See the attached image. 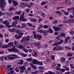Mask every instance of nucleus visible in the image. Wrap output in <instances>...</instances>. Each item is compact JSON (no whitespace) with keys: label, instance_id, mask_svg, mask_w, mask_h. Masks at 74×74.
<instances>
[{"label":"nucleus","instance_id":"1","mask_svg":"<svg viewBox=\"0 0 74 74\" xmlns=\"http://www.w3.org/2000/svg\"><path fill=\"white\" fill-rule=\"evenodd\" d=\"M30 40V37L28 35L26 37L24 36L23 37L22 40H21L20 42L21 43H23V42H26L27 41H29Z\"/></svg>","mask_w":74,"mask_h":74},{"label":"nucleus","instance_id":"2","mask_svg":"<svg viewBox=\"0 0 74 74\" xmlns=\"http://www.w3.org/2000/svg\"><path fill=\"white\" fill-rule=\"evenodd\" d=\"M10 52H14L16 53L19 52V50L14 47H13L12 49H10Z\"/></svg>","mask_w":74,"mask_h":74},{"label":"nucleus","instance_id":"3","mask_svg":"<svg viewBox=\"0 0 74 74\" xmlns=\"http://www.w3.org/2000/svg\"><path fill=\"white\" fill-rule=\"evenodd\" d=\"M63 48L62 47L57 46V47H53V51H58L59 50H62Z\"/></svg>","mask_w":74,"mask_h":74},{"label":"nucleus","instance_id":"4","mask_svg":"<svg viewBox=\"0 0 74 74\" xmlns=\"http://www.w3.org/2000/svg\"><path fill=\"white\" fill-rule=\"evenodd\" d=\"M18 68L19 69H20V73H24V71H25V70L26 69V68L24 66H18Z\"/></svg>","mask_w":74,"mask_h":74},{"label":"nucleus","instance_id":"5","mask_svg":"<svg viewBox=\"0 0 74 74\" xmlns=\"http://www.w3.org/2000/svg\"><path fill=\"white\" fill-rule=\"evenodd\" d=\"M4 24L6 26L8 27V28H10V23L8 20L5 21L3 22Z\"/></svg>","mask_w":74,"mask_h":74},{"label":"nucleus","instance_id":"6","mask_svg":"<svg viewBox=\"0 0 74 74\" xmlns=\"http://www.w3.org/2000/svg\"><path fill=\"white\" fill-rule=\"evenodd\" d=\"M63 41H64L63 40H60V42H58L55 43L53 44L52 46H57V45H59V44H61L62 43V42H63Z\"/></svg>","mask_w":74,"mask_h":74},{"label":"nucleus","instance_id":"7","mask_svg":"<svg viewBox=\"0 0 74 74\" xmlns=\"http://www.w3.org/2000/svg\"><path fill=\"white\" fill-rule=\"evenodd\" d=\"M12 1L13 5L14 7H16L18 5V3L17 1H14V0H12Z\"/></svg>","mask_w":74,"mask_h":74},{"label":"nucleus","instance_id":"8","mask_svg":"<svg viewBox=\"0 0 74 74\" xmlns=\"http://www.w3.org/2000/svg\"><path fill=\"white\" fill-rule=\"evenodd\" d=\"M16 24H17V22L15 21L13 22L11 25H10V27H16Z\"/></svg>","mask_w":74,"mask_h":74},{"label":"nucleus","instance_id":"9","mask_svg":"<svg viewBox=\"0 0 74 74\" xmlns=\"http://www.w3.org/2000/svg\"><path fill=\"white\" fill-rule=\"evenodd\" d=\"M53 28L54 29L55 31H59L60 30V29L59 27H56V26H53Z\"/></svg>","mask_w":74,"mask_h":74},{"label":"nucleus","instance_id":"10","mask_svg":"<svg viewBox=\"0 0 74 74\" xmlns=\"http://www.w3.org/2000/svg\"><path fill=\"white\" fill-rule=\"evenodd\" d=\"M19 18V17L18 16H16L14 17H13L12 18L13 20L15 21V20H18Z\"/></svg>","mask_w":74,"mask_h":74},{"label":"nucleus","instance_id":"11","mask_svg":"<svg viewBox=\"0 0 74 74\" xmlns=\"http://www.w3.org/2000/svg\"><path fill=\"white\" fill-rule=\"evenodd\" d=\"M15 37L16 39H20L21 37H22V36L20 35L18 36L17 35H16L15 36Z\"/></svg>","mask_w":74,"mask_h":74},{"label":"nucleus","instance_id":"12","mask_svg":"<svg viewBox=\"0 0 74 74\" xmlns=\"http://www.w3.org/2000/svg\"><path fill=\"white\" fill-rule=\"evenodd\" d=\"M24 12H23L22 14L20 16L19 21H21L22 18H24Z\"/></svg>","mask_w":74,"mask_h":74},{"label":"nucleus","instance_id":"13","mask_svg":"<svg viewBox=\"0 0 74 74\" xmlns=\"http://www.w3.org/2000/svg\"><path fill=\"white\" fill-rule=\"evenodd\" d=\"M10 46V43L7 45H5L1 47V48H8Z\"/></svg>","mask_w":74,"mask_h":74},{"label":"nucleus","instance_id":"14","mask_svg":"<svg viewBox=\"0 0 74 74\" xmlns=\"http://www.w3.org/2000/svg\"><path fill=\"white\" fill-rule=\"evenodd\" d=\"M60 36L61 37H64V38L66 37V35H65V34L64 33L60 34Z\"/></svg>","mask_w":74,"mask_h":74},{"label":"nucleus","instance_id":"15","mask_svg":"<svg viewBox=\"0 0 74 74\" xmlns=\"http://www.w3.org/2000/svg\"><path fill=\"white\" fill-rule=\"evenodd\" d=\"M33 62L34 64H38V61L36 59H33Z\"/></svg>","mask_w":74,"mask_h":74},{"label":"nucleus","instance_id":"16","mask_svg":"<svg viewBox=\"0 0 74 74\" xmlns=\"http://www.w3.org/2000/svg\"><path fill=\"white\" fill-rule=\"evenodd\" d=\"M70 37L69 36H68L65 39L64 42L65 43H67L68 42H67V41L69 40L70 39Z\"/></svg>","mask_w":74,"mask_h":74},{"label":"nucleus","instance_id":"17","mask_svg":"<svg viewBox=\"0 0 74 74\" xmlns=\"http://www.w3.org/2000/svg\"><path fill=\"white\" fill-rule=\"evenodd\" d=\"M23 63V60H21L20 62H18L17 63L18 64H20L21 65H22Z\"/></svg>","mask_w":74,"mask_h":74},{"label":"nucleus","instance_id":"18","mask_svg":"<svg viewBox=\"0 0 74 74\" xmlns=\"http://www.w3.org/2000/svg\"><path fill=\"white\" fill-rule=\"evenodd\" d=\"M1 4H3L4 6L6 5L5 2L4 0H1Z\"/></svg>","mask_w":74,"mask_h":74},{"label":"nucleus","instance_id":"19","mask_svg":"<svg viewBox=\"0 0 74 74\" xmlns=\"http://www.w3.org/2000/svg\"><path fill=\"white\" fill-rule=\"evenodd\" d=\"M20 5L21 6H26L27 5V4L24 2H21Z\"/></svg>","mask_w":74,"mask_h":74},{"label":"nucleus","instance_id":"20","mask_svg":"<svg viewBox=\"0 0 74 74\" xmlns=\"http://www.w3.org/2000/svg\"><path fill=\"white\" fill-rule=\"evenodd\" d=\"M38 40H41L42 39V36L40 35H37Z\"/></svg>","mask_w":74,"mask_h":74},{"label":"nucleus","instance_id":"21","mask_svg":"<svg viewBox=\"0 0 74 74\" xmlns=\"http://www.w3.org/2000/svg\"><path fill=\"white\" fill-rule=\"evenodd\" d=\"M21 55L22 57H26L28 55L27 54H25L24 53H22L21 54Z\"/></svg>","mask_w":74,"mask_h":74},{"label":"nucleus","instance_id":"22","mask_svg":"<svg viewBox=\"0 0 74 74\" xmlns=\"http://www.w3.org/2000/svg\"><path fill=\"white\" fill-rule=\"evenodd\" d=\"M10 32H16V29L15 28H13L12 29H10Z\"/></svg>","mask_w":74,"mask_h":74},{"label":"nucleus","instance_id":"23","mask_svg":"<svg viewBox=\"0 0 74 74\" xmlns=\"http://www.w3.org/2000/svg\"><path fill=\"white\" fill-rule=\"evenodd\" d=\"M49 32L52 34L53 33V31L51 28H49Z\"/></svg>","mask_w":74,"mask_h":74},{"label":"nucleus","instance_id":"24","mask_svg":"<svg viewBox=\"0 0 74 74\" xmlns=\"http://www.w3.org/2000/svg\"><path fill=\"white\" fill-rule=\"evenodd\" d=\"M22 12V11H18L15 12V14H17V15H21V12Z\"/></svg>","mask_w":74,"mask_h":74},{"label":"nucleus","instance_id":"25","mask_svg":"<svg viewBox=\"0 0 74 74\" xmlns=\"http://www.w3.org/2000/svg\"><path fill=\"white\" fill-rule=\"evenodd\" d=\"M65 60H65V58L62 57L61 58V62H65Z\"/></svg>","mask_w":74,"mask_h":74},{"label":"nucleus","instance_id":"26","mask_svg":"<svg viewBox=\"0 0 74 74\" xmlns=\"http://www.w3.org/2000/svg\"><path fill=\"white\" fill-rule=\"evenodd\" d=\"M14 45L15 47L17 46V45H18V42L16 40H14Z\"/></svg>","mask_w":74,"mask_h":74},{"label":"nucleus","instance_id":"27","mask_svg":"<svg viewBox=\"0 0 74 74\" xmlns=\"http://www.w3.org/2000/svg\"><path fill=\"white\" fill-rule=\"evenodd\" d=\"M22 32V31H21V30H20L19 29H17L16 30V33H17V34H21V32Z\"/></svg>","mask_w":74,"mask_h":74},{"label":"nucleus","instance_id":"28","mask_svg":"<svg viewBox=\"0 0 74 74\" xmlns=\"http://www.w3.org/2000/svg\"><path fill=\"white\" fill-rule=\"evenodd\" d=\"M10 47H14V43H13L12 42H10Z\"/></svg>","mask_w":74,"mask_h":74},{"label":"nucleus","instance_id":"29","mask_svg":"<svg viewBox=\"0 0 74 74\" xmlns=\"http://www.w3.org/2000/svg\"><path fill=\"white\" fill-rule=\"evenodd\" d=\"M18 48H20V49H22L23 50V48H24L23 47V46L22 45H20L18 47Z\"/></svg>","mask_w":74,"mask_h":74},{"label":"nucleus","instance_id":"30","mask_svg":"<svg viewBox=\"0 0 74 74\" xmlns=\"http://www.w3.org/2000/svg\"><path fill=\"white\" fill-rule=\"evenodd\" d=\"M22 26L21 28L23 29L24 27H26V24L25 23H23L21 24Z\"/></svg>","mask_w":74,"mask_h":74},{"label":"nucleus","instance_id":"31","mask_svg":"<svg viewBox=\"0 0 74 74\" xmlns=\"http://www.w3.org/2000/svg\"><path fill=\"white\" fill-rule=\"evenodd\" d=\"M27 60L28 62H32L33 60V59H32V58H27Z\"/></svg>","mask_w":74,"mask_h":74},{"label":"nucleus","instance_id":"32","mask_svg":"<svg viewBox=\"0 0 74 74\" xmlns=\"http://www.w3.org/2000/svg\"><path fill=\"white\" fill-rule=\"evenodd\" d=\"M38 68L39 70H44V67L43 66H40L38 67Z\"/></svg>","mask_w":74,"mask_h":74},{"label":"nucleus","instance_id":"33","mask_svg":"<svg viewBox=\"0 0 74 74\" xmlns=\"http://www.w3.org/2000/svg\"><path fill=\"white\" fill-rule=\"evenodd\" d=\"M34 44L35 45V46L38 47V46L40 45V43L39 42L34 43Z\"/></svg>","mask_w":74,"mask_h":74},{"label":"nucleus","instance_id":"34","mask_svg":"<svg viewBox=\"0 0 74 74\" xmlns=\"http://www.w3.org/2000/svg\"><path fill=\"white\" fill-rule=\"evenodd\" d=\"M23 50L25 53H27V52H28V50L25 49V48H23Z\"/></svg>","mask_w":74,"mask_h":74},{"label":"nucleus","instance_id":"35","mask_svg":"<svg viewBox=\"0 0 74 74\" xmlns=\"http://www.w3.org/2000/svg\"><path fill=\"white\" fill-rule=\"evenodd\" d=\"M70 66L72 70H73L74 68V66H73V64H70Z\"/></svg>","mask_w":74,"mask_h":74},{"label":"nucleus","instance_id":"36","mask_svg":"<svg viewBox=\"0 0 74 74\" xmlns=\"http://www.w3.org/2000/svg\"><path fill=\"white\" fill-rule=\"evenodd\" d=\"M64 67V68H65V70H66V71H69V70H70V69H69V67H66V66H65Z\"/></svg>","mask_w":74,"mask_h":74},{"label":"nucleus","instance_id":"37","mask_svg":"<svg viewBox=\"0 0 74 74\" xmlns=\"http://www.w3.org/2000/svg\"><path fill=\"white\" fill-rule=\"evenodd\" d=\"M56 13H57V14H59L58 15H60L61 14H62V12L60 11H56Z\"/></svg>","mask_w":74,"mask_h":74},{"label":"nucleus","instance_id":"38","mask_svg":"<svg viewBox=\"0 0 74 74\" xmlns=\"http://www.w3.org/2000/svg\"><path fill=\"white\" fill-rule=\"evenodd\" d=\"M52 60H54L55 59V56L53 55H51L50 56Z\"/></svg>","mask_w":74,"mask_h":74},{"label":"nucleus","instance_id":"39","mask_svg":"<svg viewBox=\"0 0 74 74\" xmlns=\"http://www.w3.org/2000/svg\"><path fill=\"white\" fill-rule=\"evenodd\" d=\"M46 3H47V2L42 1L41 3L40 4L42 5H45Z\"/></svg>","mask_w":74,"mask_h":74},{"label":"nucleus","instance_id":"40","mask_svg":"<svg viewBox=\"0 0 74 74\" xmlns=\"http://www.w3.org/2000/svg\"><path fill=\"white\" fill-rule=\"evenodd\" d=\"M12 55L13 56H15L14 57V58H15V59H16V58H18V56L16 54H12Z\"/></svg>","mask_w":74,"mask_h":74},{"label":"nucleus","instance_id":"41","mask_svg":"<svg viewBox=\"0 0 74 74\" xmlns=\"http://www.w3.org/2000/svg\"><path fill=\"white\" fill-rule=\"evenodd\" d=\"M38 64L42 66V65H43V63L41 61L40 62L38 61Z\"/></svg>","mask_w":74,"mask_h":74},{"label":"nucleus","instance_id":"42","mask_svg":"<svg viewBox=\"0 0 74 74\" xmlns=\"http://www.w3.org/2000/svg\"><path fill=\"white\" fill-rule=\"evenodd\" d=\"M72 56H73V55L72 54V53H69L68 54H67V56H68V57H70Z\"/></svg>","mask_w":74,"mask_h":74},{"label":"nucleus","instance_id":"43","mask_svg":"<svg viewBox=\"0 0 74 74\" xmlns=\"http://www.w3.org/2000/svg\"><path fill=\"white\" fill-rule=\"evenodd\" d=\"M60 71H62V73H64V72L65 71V70L64 69H60Z\"/></svg>","mask_w":74,"mask_h":74},{"label":"nucleus","instance_id":"44","mask_svg":"<svg viewBox=\"0 0 74 74\" xmlns=\"http://www.w3.org/2000/svg\"><path fill=\"white\" fill-rule=\"evenodd\" d=\"M41 15L43 17H45L46 16V15L44 13H41Z\"/></svg>","mask_w":74,"mask_h":74},{"label":"nucleus","instance_id":"45","mask_svg":"<svg viewBox=\"0 0 74 74\" xmlns=\"http://www.w3.org/2000/svg\"><path fill=\"white\" fill-rule=\"evenodd\" d=\"M27 25L30 27H32L33 26V25H32V24L30 23H27Z\"/></svg>","mask_w":74,"mask_h":74},{"label":"nucleus","instance_id":"46","mask_svg":"<svg viewBox=\"0 0 74 74\" xmlns=\"http://www.w3.org/2000/svg\"><path fill=\"white\" fill-rule=\"evenodd\" d=\"M65 48H66L67 49H68L69 50H71V47H67L66 46H65Z\"/></svg>","mask_w":74,"mask_h":74},{"label":"nucleus","instance_id":"47","mask_svg":"<svg viewBox=\"0 0 74 74\" xmlns=\"http://www.w3.org/2000/svg\"><path fill=\"white\" fill-rule=\"evenodd\" d=\"M43 28H44V29H48V25H44L43 26Z\"/></svg>","mask_w":74,"mask_h":74},{"label":"nucleus","instance_id":"48","mask_svg":"<svg viewBox=\"0 0 74 74\" xmlns=\"http://www.w3.org/2000/svg\"><path fill=\"white\" fill-rule=\"evenodd\" d=\"M37 54H38V53H37V52L36 51H35L34 52V56H36L37 57Z\"/></svg>","mask_w":74,"mask_h":74},{"label":"nucleus","instance_id":"49","mask_svg":"<svg viewBox=\"0 0 74 74\" xmlns=\"http://www.w3.org/2000/svg\"><path fill=\"white\" fill-rule=\"evenodd\" d=\"M32 69H36L37 68V67L35 66L34 65H32Z\"/></svg>","mask_w":74,"mask_h":74},{"label":"nucleus","instance_id":"50","mask_svg":"<svg viewBox=\"0 0 74 74\" xmlns=\"http://www.w3.org/2000/svg\"><path fill=\"white\" fill-rule=\"evenodd\" d=\"M58 21L56 20H55L53 22V23H54V24H55V23H58Z\"/></svg>","mask_w":74,"mask_h":74},{"label":"nucleus","instance_id":"51","mask_svg":"<svg viewBox=\"0 0 74 74\" xmlns=\"http://www.w3.org/2000/svg\"><path fill=\"white\" fill-rule=\"evenodd\" d=\"M15 70L16 71V72H18L19 71V69H18V67H16L15 69Z\"/></svg>","mask_w":74,"mask_h":74},{"label":"nucleus","instance_id":"52","mask_svg":"<svg viewBox=\"0 0 74 74\" xmlns=\"http://www.w3.org/2000/svg\"><path fill=\"white\" fill-rule=\"evenodd\" d=\"M12 10H14V8L13 7H10V11H12Z\"/></svg>","mask_w":74,"mask_h":74},{"label":"nucleus","instance_id":"53","mask_svg":"<svg viewBox=\"0 0 74 74\" xmlns=\"http://www.w3.org/2000/svg\"><path fill=\"white\" fill-rule=\"evenodd\" d=\"M64 14H65V15H69V13L68 12L65 11Z\"/></svg>","mask_w":74,"mask_h":74},{"label":"nucleus","instance_id":"54","mask_svg":"<svg viewBox=\"0 0 74 74\" xmlns=\"http://www.w3.org/2000/svg\"><path fill=\"white\" fill-rule=\"evenodd\" d=\"M69 23H71H71H73V20L69 19Z\"/></svg>","mask_w":74,"mask_h":74},{"label":"nucleus","instance_id":"55","mask_svg":"<svg viewBox=\"0 0 74 74\" xmlns=\"http://www.w3.org/2000/svg\"><path fill=\"white\" fill-rule=\"evenodd\" d=\"M24 64H25V66H28V65H29L28 63L27 62H25Z\"/></svg>","mask_w":74,"mask_h":74},{"label":"nucleus","instance_id":"56","mask_svg":"<svg viewBox=\"0 0 74 74\" xmlns=\"http://www.w3.org/2000/svg\"><path fill=\"white\" fill-rule=\"evenodd\" d=\"M28 19H30L31 21H32L33 22V21L34 20V19L33 18L29 17L28 18Z\"/></svg>","mask_w":74,"mask_h":74},{"label":"nucleus","instance_id":"57","mask_svg":"<svg viewBox=\"0 0 74 74\" xmlns=\"http://www.w3.org/2000/svg\"><path fill=\"white\" fill-rule=\"evenodd\" d=\"M14 73V71L13 70H11L10 71V74H12Z\"/></svg>","mask_w":74,"mask_h":74},{"label":"nucleus","instance_id":"58","mask_svg":"<svg viewBox=\"0 0 74 74\" xmlns=\"http://www.w3.org/2000/svg\"><path fill=\"white\" fill-rule=\"evenodd\" d=\"M10 60H13V59H15V58L14 57H10Z\"/></svg>","mask_w":74,"mask_h":74},{"label":"nucleus","instance_id":"59","mask_svg":"<svg viewBox=\"0 0 74 74\" xmlns=\"http://www.w3.org/2000/svg\"><path fill=\"white\" fill-rule=\"evenodd\" d=\"M1 9L2 11H4V6H1Z\"/></svg>","mask_w":74,"mask_h":74},{"label":"nucleus","instance_id":"60","mask_svg":"<svg viewBox=\"0 0 74 74\" xmlns=\"http://www.w3.org/2000/svg\"><path fill=\"white\" fill-rule=\"evenodd\" d=\"M34 38H35V39H36V38H37V35H36V34H35V35H34Z\"/></svg>","mask_w":74,"mask_h":74},{"label":"nucleus","instance_id":"61","mask_svg":"<svg viewBox=\"0 0 74 74\" xmlns=\"http://www.w3.org/2000/svg\"><path fill=\"white\" fill-rule=\"evenodd\" d=\"M37 19H34L33 22H34V23H36V22H37Z\"/></svg>","mask_w":74,"mask_h":74},{"label":"nucleus","instance_id":"62","mask_svg":"<svg viewBox=\"0 0 74 74\" xmlns=\"http://www.w3.org/2000/svg\"><path fill=\"white\" fill-rule=\"evenodd\" d=\"M56 70H59V71H60V68L58 67H56Z\"/></svg>","mask_w":74,"mask_h":74},{"label":"nucleus","instance_id":"63","mask_svg":"<svg viewBox=\"0 0 74 74\" xmlns=\"http://www.w3.org/2000/svg\"><path fill=\"white\" fill-rule=\"evenodd\" d=\"M40 54L41 55V56H43V55H45L44 52H41L40 53Z\"/></svg>","mask_w":74,"mask_h":74},{"label":"nucleus","instance_id":"64","mask_svg":"<svg viewBox=\"0 0 74 74\" xmlns=\"http://www.w3.org/2000/svg\"><path fill=\"white\" fill-rule=\"evenodd\" d=\"M57 66L58 67H61V64H57Z\"/></svg>","mask_w":74,"mask_h":74}]
</instances>
